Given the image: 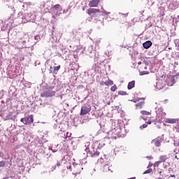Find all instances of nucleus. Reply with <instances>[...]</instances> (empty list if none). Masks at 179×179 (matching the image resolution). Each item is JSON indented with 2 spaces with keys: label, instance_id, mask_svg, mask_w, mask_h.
<instances>
[{
  "label": "nucleus",
  "instance_id": "f257e3e1",
  "mask_svg": "<svg viewBox=\"0 0 179 179\" xmlns=\"http://www.w3.org/2000/svg\"><path fill=\"white\" fill-rule=\"evenodd\" d=\"M111 128L112 129L108 132V139H117L122 136V129H121L118 124H115V122H113Z\"/></svg>",
  "mask_w": 179,
  "mask_h": 179
},
{
  "label": "nucleus",
  "instance_id": "f03ea898",
  "mask_svg": "<svg viewBox=\"0 0 179 179\" xmlns=\"http://www.w3.org/2000/svg\"><path fill=\"white\" fill-rule=\"evenodd\" d=\"M85 54L89 55L90 58L94 57V61H99V57L96 55V52L93 49V45H90L87 49H85Z\"/></svg>",
  "mask_w": 179,
  "mask_h": 179
},
{
  "label": "nucleus",
  "instance_id": "7ed1b4c3",
  "mask_svg": "<svg viewBox=\"0 0 179 179\" xmlns=\"http://www.w3.org/2000/svg\"><path fill=\"white\" fill-rule=\"evenodd\" d=\"M178 79V76H170L169 77L166 78L165 80V83L167 84V86H173L174 83H176V80Z\"/></svg>",
  "mask_w": 179,
  "mask_h": 179
},
{
  "label": "nucleus",
  "instance_id": "20e7f679",
  "mask_svg": "<svg viewBox=\"0 0 179 179\" xmlns=\"http://www.w3.org/2000/svg\"><path fill=\"white\" fill-rule=\"evenodd\" d=\"M52 10H54L55 16H59V15L62 14V12L63 13H66L65 10H62V7L59 4H56L53 6Z\"/></svg>",
  "mask_w": 179,
  "mask_h": 179
},
{
  "label": "nucleus",
  "instance_id": "39448f33",
  "mask_svg": "<svg viewBox=\"0 0 179 179\" xmlns=\"http://www.w3.org/2000/svg\"><path fill=\"white\" fill-rule=\"evenodd\" d=\"M54 96H55V92L52 90L45 91L43 93L41 94V97H45V98L52 97Z\"/></svg>",
  "mask_w": 179,
  "mask_h": 179
},
{
  "label": "nucleus",
  "instance_id": "423d86ee",
  "mask_svg": "<svg viewBox=\"0 0 179 179\" xmlns=\"http://www.w3.org/2000/svg\"><path fill=\"white\" fill-rule=\"evenodd\" d=\"M90 113V106L84 105L81 108L80 115H86Z\"/></svg>",
  "mask_w": 179,
  "mask_h": 179
},
{
  "label": "nucleus",
  "instance_id": "0eeeda50",
  "mask_svg": "<svg viewBox=\"0 0 179 179\" xmlns=\"http://www.w3.org/2000/svg\"><path fill=\"white\" fill-rule=\"evenodd\" d=\"M164 86H166V84L163 83V81L159 80L156 83L155 88L157 89V90H162V89H163Z\"/></svg>",
  "mask_w": 179,
  "mask_h": 179
},
{
  "label": "nucleus",
  "instance_id": "6e6552de",
  "mask_svg": "<svg viewBox=\"0 0 179 179\" xmlns=\"http://www.w3.org/2000/svg\"><path fill=\"white\" fill-rule=\"evenodd\" d=\"M100 10L97 8H90L88 10V15L94 16L96 13H99Z\"/></svg>",
  "mask_w": 179,
  "mask_h": 179
},
{
  "label": "nucleus",
  "instance_id": "1a4fd4ad",
  "mask_svg": "<svg viewBox=\"0 0 179 179\" xmlns=\"http://www.w3.org/2000/svg\"><path fill=\"white\" fill-rule=\"evenodd\" d=\"M155 111H156V113H157V115L159 117V118H162V115H163V114H164L163 113V108H159L157 109V106L155 107Z\"/></svg>",
  "mask_w": 179,
  "mask_h": 179
},
{
  "label": "nucleus",
  "instance_id": "9d476101",
  "mask_svg": "<svg viewBox=\"0 0 179 179\" xmlns=\"http://www.w3.org/2000/svg\"><path fill=\"white\" fill-rule=\"evenodd\" d=\"M33 122H34L33 115H31L25 117V125H27V124H33Z\"/></svg>",
  "mask_w": 179,
  "mask_h": 179
},
{
  "label": "nucleus",
  "instance_id": "9b49d317",
  "mask_svg": "<svg viewBox=\"0 0 179 179\" xmlns=\"http://www.w3.org/2000/svg\"><path fill=\"white\" fill-rule=\"evenodd\" d=\"M99 2L100 0H92L90 1L89 6H90V8L96 7L99 5Z\"/></svg>",
  "mask_w": 179,
  "mask_h": 179
},
{
  "label": "nucleus",
  "instance_id": "f8f14e48",
  "mask_svg": "<svg viewBox=\"0 0 179 179\" xmlns=\"http://www.w3.org/2000/svg\"><path fill=\"white\" fill-rule=\"evenodd\" d=\"M149 64H150V62L149 61H143L142 63V65L140 66L141 69L142 71H143V69L146 70L148 69V65H149Z\"/></svg>",
  "mask_w": 179,
  "mask_h": 179
},
{
  "label": "nucleus",
  "instance_id": "ddd939ff",
  "mask_svg": "<svg viewBox=\"0 0 179 179\" xmlns=\"http://www.w3.org/2000/svg\"><path fill=\"white\" fill-rule=\"evenodd\" d=\"M1 117H2L5 121L8 120H12V113H8L6 115L5 113H0Z\"/></svg>",
  "mask_w": 179,
  "mask_h": 179
},
{
  "label": "nucleus",
  "instance_id": "4468645a",
  "mask_svg": "<svg viewBox=\"0 0 179 179\" xmlns=\"http://www.w3.org/2000/svg\"><path fill=\"white\" fill-rule=\"evenodd\" d=\"M152 41H147L145 43H143V46L145 50H148L152 47Z\"/></svg>",
  "mask_w": 179,
  "mask_h": 179
},
{
  "label": "nucleus",
  "instance_id": "2eb2a0df",
  "mask_svg": "<svg viewBox=\"0 0 179 179\" xmlns=\"http://www.w3.org/2000/svg\"><path fill=\"white\" fill-rule=\"evenodd\" d=\"M23 20H24V19H26L25 21H24V23H26V22H31V20H33V19H34V17L33 16V15L31 14H28L24 18H23Z\"/></svg>",
  "mask_w": 179,
  "mask_h": 179
},
{
  "label": "nucleus",
  "instance_id": "dca6fc26",
  "mask_svg": "<svg viewBox=\"0 0 179 179\" xmlns=\"http://www.w3.org/2000/svg\"><path fill=\"white\" fill-rule=\"evenodd\" d=\"M169 8H171V9H177V8H178V1L176 0L173 1L170 4Z\"/></svg>",
  "mask_w": 179,
  "mask_h": 179
},
{
  "label": "nucleus",
  "instance_id": "f3484780",
  "mask_svg": "<svg viewBox=\"0 0 179 179\" xmlns=\"http://www.w3.org/2000/svg\"><path fill=\"white\" fill-rule=\"evenodd\" d=\"M166 122L168 124H176L178 122V119L167 118L166 119Z\"/></svg>",
  "mask_w": 179,
  "mask_h": 179
},
{
  "label": "nucleus",
  "instance_id": "a211bd4d",
  "mask_svg": "<svg viewBox=\"0 0 179 179\" xmlns=\"http://www.w3.org/2000/svg\"><path fill=\"white\" fill-rule=\"evenodd\" d=\"M152 145H155L157 146V148H160V146L162 145V141L155 139V140L152 141Z\"/></svg>",
  "mask_w": 179,
  "mask_h": 179
},
{
  "label": "nucleus",
  "instance_id": "6ab92c4d",
  "mask_svg": "<svg viewBox=\"0 0 179 179\" xmlns=\"http://www.w3.org/2000/svg\"><path fill=\"white\" fill-rule=\"evenodd\" d=\"M134 87H135V81L129 82L127 85V89L131 90V89H134Z\"/></svg>",
  "mask_w": 179,
  "mask_h": 179
},
{
  "label": "nucleus",
  "instance_id": "aec40b11",
  "mask_svg": "<svg viewBox=\"0 0 179 179\" xmlns=\"http://www.w3.org/2000/svg\"><path fill=\"white\" fill-rule=\"evenodd\" d=\"M167 159H169L167 155H161L159 157V162H161V163H163V162H166V160H167Z\"/></svg>",
  "mask_w": 179,
  "mask_h": 179
},
{
  "label": "nucleus",
  "instance_id": "412c9836",
  "mask_svg": "<svg viewBox=\"0 0 179 179\" xmlns=\"http://www.w3.org/2000/svg\"><path fill=\"white\" fill-rule=\"evenodd\" d=\"M111 169H110V165L109 164H106L103 166V171H105V173H107L108 171H110Z\"/></svg>",
  "mask_w": 179,
  "mask_h": 179
},
{
  "label": "nucleus",
  "instance_id": "4be33fe9",
  "mask_svg": "<svg viewBox=\"0 0 179 179\" xmlns=\"http://www.w3.org/2000/svg\"><path fill=\"white\" fill-rule=\"evenodd\" d=\"M104 85H106V86H111L114 85V82H113V80H108V81L104 83Z\"/></svg>",
  "mask_w": 179,
  "mask_h": 179
},
{
  "label": "nucleus",
  "instance_id": "5701e85b",
  "mask_svg": "<svg viewBox=\"0 0 179 179\" xmlns=\"http://www.w3.org/2000/svg\"><path fill=\"white\" fill-rule=\"evenodd\" d=\"M141 114H142V115H150V114H152V113L150 112H148L146 110H141Z\"/></svg>",
  "mask_w": 179,
  "mask_h": 179
},
{
  "label": "nucleus",
  "instance_id": "b1692460",
  "mask_svg": "<svg viewBox=\"0 0 179 179\" xmlns=\"http://www.w3.org/2000/svg\"><path fill=\"white\" fill-rule=\"evenodd\" d=\"M144 104H145V102L142 101V102H140V103H137V104L136 105V107L137 108H142V106H143Z\"/></svg>",
  "mask_w": 179,
  "mask_h": 179
},
{
  "label": "nucleus",
  "instance_id": "393cba45",
  "mask_svg": "<svg viewBox=\"0 0 179 179\" xmlns=\"http://www.w3.org/2000/svg\"><path fill=\"white\" fill-rule=\"evenodd\" d=\"M176 49L179 51V39H176L174 41Z\"/></svg>",
  "mask_w": 179,
  "mask_h": 179
},
{
  "label": "nucleus",
  "instance_id": "a878e982",
  "mask_svg": "<svg viewBox=\"0 0 179 179\" xmlns=\"http://www.w3.org/2000/svg\"><path fill=\"white\" fill-rule=\"evenodd\" d=\"M59 69H61V66L59 65L54 67V72L55 73V74H57V72H58Z\"/></svg>",
  "mask_w": 179,
  "mask_h": 179
},
{
  "label": "nucleus",
  "instance_id": "bb28decb",
  "mask_svg": "<svg viewBox=\"0 0 179 179\" xmlns=\"http://www.w3.org/2000/svg\"><path fill=\"white\" fill-rule=\"evenodd\" d=\"M139 74L141 76H143V75H149V71H139Z\"/></svg>",
  "mask_w": 179,
  "mask_h": 179
},
{
  "label": "nucleus",
  "instance_id": "cd10ccee",
  "mask_svg": "<svg viewBox=\"0 0 179 179\" xmlns=\"http://www.w3.org/2000/svg\"><path fill=\"white\" fill-rule=\"evenodd\" d=\"M51 39H52V43H54L55 41V34L54 31H52V35H51Z\"/></svg>",
  "mask_w": 179,
  "mask_h": 179
},
{
  "label": "nucleus",
  "instance_id": "c85d7f7f",
  "mask_svg": "<svg viewBox=\"0 0 179 179\" xmlns=\"http://www.w3.org/2000/svg\"><path fill=\"white\" fill-rule=\"evenodd\" d=\"M118 94L120 96H127V92L125 91H119Z\"/></svg>",
  "mask_w": 179,
  "mask_h": 179
},
{
  "label": "nucleus",
  "instance_id": "c756f323",
  "mask_svg": "<svg viewBox=\"0 0 179 179\" xmlns=\"http://www.w3.org/2000/svg\"><path fill=\"white\" fill-rule=\"evenodd\" d=\"M167 0H157L159 5H163V3H166Z\"/></svg>",
  "mask_w": 179,
  "mask_h": 179
},
{
  "label": "nucleus",
  "instance_id": "7c9ffc66",
  "mask_svg": "<svg viewBox=\"0 0 179 179\" xmlns=\"http://www.w3.org/2000/svg\"><path fill=\"white\" fill-rule=\"evenodd\" d=\"M100 155V152L99 151H96L92 154V157H97Z\"/></svg>",
  "mask_w": 179,
  "mask_h": 179
},
{
  "label": "nucleus",
  "instance_id": "2f4dec72",
  "mask_svg": "<svg viewBox=\"0 0 179 179\" xmlns=\"http://www.w3.org/2000/svg\"><path fill=\"white\" fill-rule=\"evenodd\" d=\"M94 173H96V169H92L90 170V176H94Z\"/></svg>",
  "mask_w": 179,
  "mask_h": 179
},
{
  "label": "nucleus",
  "instance_id": "473e14b6",
  "mask_svg": "<svg viewBox=\"0 0 179 179\" xmlns=\"http://www.w3.org/2000/svg\"><path fill=\"white\" fill-rule=\"evenodd\" d=\"M111 92H115V90H117V85H113V87H111L110 88Z\"/></svg>",
  "mask_w": 179,
  "mask_h": 179
},
{
  "label": "nucleus",
  "instance_id": "72a5a7b5",
  "mask_svg": "<svg viewBox=\"0 0 179 179\" xmlns=\"http://www.w3.org/2000/svg\"><path fill=\"white\" fill-rule=\"evenodd\" d=\"M148 128V124H143L142 126H140V129H143Z\"/></svg>",
  "mask_w": 179,
  "mask_h": 179
},
{
  "label": "nucleus",
  "instance_id": "f704fd0d",
  "mask_svg": "<svg viewBox=\"0 0 179 179\" xmlns=\"http://www.w3.org/2000/svg\"><path fill=\"white\" fill-rule=\"evenodd\" d=\"M102 13H103V15H110V13L106 11V10L104 9H101V11Z\"/></svg>",
  "mask_w": 179,
  "mask_h": 179
},
{
  "label": "nucleus",
  "instance_id": "c9c22d12",
  "mask_svg": "<svg viewBox=\"0 0 179 179\" xmlns=\"http://www.w3.org/2000/svg\"><path fill=\"white\" fill-rule=\"evenodd\" d=\"M160 163H162L160 161L156 162L154 164V167H159V164H160Z\"/></svg>",
  "mask_w": 179,
  "mask_h": 179
},
{
  "label": "nucleus",
  "instance_id": "e433bc0d",
  "mask_svg": "<svg viewBox=\"0 0 179 179\" xmlns=\"http://www.w3.org/2000/svg\"><path fill=\"white\" fill-rule=\"evenodd\" d=\"M6 162L5 161L0 162V167H5Z\"/></svg>",
  "mask_w": 179,
  "mask_h": 179
},
{
  "label": "nucleus",
  "instance_id": "4c0bfd02",
  "mask_svg": "<svg viewBox=\"0 0 179 179\" xmlns=\"http://www.w3.org/2000/svg\"><path fill=\"white\" fill-rule=\"evenodd\" d=\"M150 173H152V169H148L143 173V174H150Z\"/></svg>",
  "mask_w": 179,
  "mask_h": 179
},
{
  "label": "nucleus",
  "instance_id": "58836bf2",
  "mask_svg": "<svg viewBox=\"0 0 179 179\" xmlns=\"http://www.w3.org/2000/svg\"><path fill=\"white\" fill-rule=\"evenodd\" d=\"M20 122H22V124H26V117L21 118Z\"/></svg>",
  "mask_w": 179,
  "mask_h": 179
},
{
  "label": "nucleus",
  "instance_id": "ea45409f",
  "mask_svg": "<svg viewBox=\"0 0 179 179\" xmlns=\"http://www.w3.org/2000/svg\"><path fill=\"white\" fill-rule=\"evenodd\" d=\"M34 38H35V40H36V41H40V36H35Z\"/></svg>",
  "mask_w": 179,
  "mask_h": 179
},
{
  "label": "nucleus",
  "instance_id": "a19ab883",
  "mask_svg": "<svg viewBox=\"0 0 179 179\" xmlns=\"http://www.w3.org/2000/svg\"><path fill=\"white\" fill-rule=\"evenodd\" d=\"M100 43H101V40L100 39H97L96 41V45H99L100 44Z\"/></svg>",
  "mask_w": 179,
  "mask_h": 179
},
{
  "label": "nucleus",
  "instance_id": "79ce46f5",
  "mask_svg": "<svg viewBox=\"0 0 179 179\" xmlns=\"http://www.w3.org/2000/svg\"><path fill=\"white\" fill-rule=\"evenodd\" d=\"M168 179H176V176L175 175L171 176L168 178Z\"/></svg>",
  "mask_w": 179,
  "mask_h": 179
},
{
  "label": "nucleus",
  "instance_id": "37998d69",
  "mask_svg": "<svg viewBox=\"0 0 179 179\" xmlns=\"http://www.w3.org/2000/svg\"><path fill=\"white\" fill-rule=\"evenodd\" d=\"M146 158L148 159V160H152V159H153V157H152V156L146 157Z\"/></svg>",
  "mask_w": 179,
  "mask_h": 179
},
{
  "label": "nucleus",
  "instance_id": "c03bdc74",
  "mask_svg": "<svg viewBox=\"0 0 179 179\" xmlns=\"http://www.w3.org/2000/svg\"><path fill=\"white\" fill-rule=\"evenodd\" d=\"M177 65H178V62H175L174 64H173V66H177Z\"/></svg>",
  "mask_w": 179,
  "mask_h": 179
},
{
  "label": "nucleus",
  "instance_id": "a18cd8bd",
  "mask_svg": "<svg viewBox=\"0 0 179 179\" xmlns=\"http://www.w3.org/2000/svg\"><path fill=\"white\" fill-rule=\"evenodd\" d=\"M57 167H60L61 166V164L59 162H57Z\"/></svg>",
  "mask_w": 179,
  "mask_h": 179
},
{
  "label": "nucleus",
  "instance_id": "49530a36",
  "mask_svg": "<svg viewBox=\"0 0 179 179\" xmlns=\"http://www.w3.org/2000/svg\"><path fill=\"white\" fill-rule=\"evenodd\" d=\"M142 64H143V62H138V65H141L142 66Z\"/></svg>",
  "mask_w": 179,
  "mask_h": 179
},
{
  "label": "nucleus",
  "instance_id": "de8ad7c7",
  "mask_svg": "<svg viewBox=\"0 0 179 179\" xmlns=\"http://www.w3.org/2000/svg\"><path fill=\"white\" fill-rule=\"evenodd\" d=\"M148 3H149V5H151V6H152V5H153V3H155V1H153V2L151 3H150V1H148Z\"/></svg>",
  "mask_w": 179,
  "mask_h": 179
},
{
  "label": "nucleus",
  "instance_id": "09e8293b",
  "mask_svg": "<svg viewBox=\"0 0 179 179\" xmlns=\"http://www.w3.org/2000/svg\"><path fill=\"white\" fill-rule=\"evenodd\" d=\"M51 150H52V152L53 153H55V152H57V150H52V149H51Z\"/></svg>",
  "mask_w": 179,
  "mask_h": 179
},
{
  "label": "nucleus",
  "instance_id": "8fccbe9b",
  "mask_svg": "<svg viewBox=\"0 0 179 179\" xmlns=\"http://www.w3.org/2000/svg\"><path fill=\"white\" fill-rule=\"evenodd\" d=\"M55 169H56V166L52 167L51 171H54V170H55Z\"/></svg>",
  "mask_w": 179,
  "mask_h": 179
},
{
  "label": "nucleus",
  "instance_id": "3c124183",
  "mask_svg": "<svg viewBox=\"0 0 179 179\" xmlns=\"http://www.w3.org/2000/svg\"><path fill=\"white\" fill-rule=\"evenodd\" d=\"M104 83H106V82H101V86H103V85H106V84H104Z\"/></svg>",
  "mask_w": 179,
  "mask_h": 179
},
{
  "label": "nucleus",
  "instance_id": "603ef678",
  "mask_svg": "<svg viewBox=\"0 0 179 179\" xmlns=\"http://www.w3.org/2000/svg\"><path fill=\"white\" fill-rule=\"evenodd\" d=\"M85 151H86L87 153V152H89V148H85Z\"/></svg>",
  "mask_w": 179,
  "mask_h": 179
},
{
  "label": "nucleus",
  "instance_id": "864d4df0",
  "mask_svg": "<svg viewBox=\"0 0 179 179\" xmlns=\"http://www.w3.org/2000/svg\"><path fill=\"white\" fill-rule=\"evenodd\" d=\"M141 118H143L145 121H146V119L143 116H141Z\"/></svg>",
  "mask_w": 179,
  "mask_h": 179
},
{
  "label": "nucleus",
  "instance_id": "5fc2aeb1",
  "mask_svg": "<svg viewBox=\"0 0 179 179\" xmlns=\"http://www.w3.org/2000/svg\"><path fill=\"white\" fill-rule=\"evenodd\" d=\"M147 124H152V122H151V121H148V122H147Z\"/></svg>",
  "mask_w": 179,
  "mask_h": 179
},
{
  "label": "nucleus",
  "instance_id": "6e6d98bb",
  "mask_svg": "<svg viewBox=\"0 0 179 179\" xmlns=\"http://www.w3.org/2000/svg\"><path fill=\"white\" fill-rule=\"evenodd\" d=\"M67 169H69V170H71V166H69V167H67Z\"/></svg>",
  "mask_w": 179,
  "mask_h": 179
},
{
  "label": "nucleus",
  "instance_id": "4d7b16f0",
  "mask_svg": "<svg viewBox=\"0 0 179 179\" xmlns=\"http://www.w3.org/2000/svg\"><path fill=\"white\" fill-rule=\"evenodd\" d=\"M37 64H38V62H35V66H37Z\"/></svg>",
  "mask_w": 179,
  "mask_h": 179
},
{
  "label": "nucleus",
  "instance_id": "13d9d810",
  "mask_svg": "<svg viewBox=\"0 0 179 179\" xmlns=\"http://www.w3.org/2000/svg\"><path fill=\"white\" fill-rule=\"evenodd\" d=\"M175 159H177L178 160V157H177V155L175 156Z\"/></svg>",
  "mask_w": 179,
  "mask_h": 179
},
{
  "label": "nucleus",
  "instance_id": "bf43d9fd",
  "mask_svg": "<svg viewBox=\"0 0 179 179\" xmlns=\"http://www.w3.org/2000/svg\"><path fill=\"white\" fill-rule=\"evenodd\" d=\"M156 179H162V178H157Z\"/></svg>",
  "mask_w": 179,
  "mask_h": 179
},
{
  "label": "nucleus",
  "instance_id": "052dcab7",
  "mask_svg": "<svg viewBox=\"0 0 179 179\" xmlns=\"http://www.w3.org/2000/svg\"><path fill=\"white\" fill-rule=\"evenodd\" d=\"M99 22H100V20H99L97 21V23H99Z\"/></svg>",
  "mask_w": 179,
  "mask_h": 179
},
{
  "label": "nucleus",
  "instance_id": "680f3d73",
  "mask_svg": "<svg viewBox=\"0 0 179 179\" xmlns=\"http://www.w3.org/2000/svg\"><path fill=\"white\" fill-rule=\"evenodd\" d=\"M141 100H145V98H141Z\"/></svg>",
  "mask_w": 179,
  "mask_h": 179
},
{
  "label": "nucleus",
  "instance_id": "e2e57ef3",
  "mask_svg": "<svg viewBox=\"0 0 179 179\" xmlns=\"http://www.w3.org/2000/svg\"><path fill=\"white\" fill-rule=\"evenodd\" d=\"M134 101V103H136V101Z\"/></svg>",
  "mask_w": 179,
  "mask_h": 179
},
{
  "label": "nucleus",
  "instance_id": "0e129e2a",
  "mask_svg": "<svg viewBox=\"0 0 179 179\" xmlns=\"http://www.w3.org/2000/svg\"><path fill=\"white\" fill-rule=\"evenodd\" d=\"M38 65H40V63H39V62L38 63Z\"/></svg>",
  "mask_w": 179,
  "mask_h": 179
},
{
  "label": "nucleus",
  "instance_id": "69168bd1",
  "mask_svg": "<svg viewBox=\"0 0 179 179\" xmlns=\"http://www.w3.org/2000/svg\"><path fill=\"white\" fill-rule=\"evenodd\" d=\"M10 8L12 9V6H10Z\"/></svg>",
  "mask_w": 179,
  "mask_h": 179
}]
</instances>
